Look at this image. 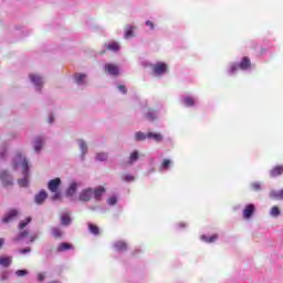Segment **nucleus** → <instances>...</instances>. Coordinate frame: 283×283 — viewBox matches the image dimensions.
<instances>
[{"label": "nucleus", "instance_id": "0eeeda50", "mask_svg": "<svg viewBox=\"0 0 283 283\" xmlns=\"http://www.w3.org/2000/svg\"><path fill=\"white\" fill-rule=\"evenodd\" d=\"M81 155L80 158L83 161H85V156H87V151L90 150V147L87 146V142H85L84 139H77L76 140Z\"/></svg>", "mask_w": 283, "mask_h": 283}, {"label": "nucleus", "instance_id": "5701e85b", "mask_svg": "<svg viewBox=\"0 0 283 283\" xmlns=\"http://www.w3.org/2000/svg\"><path fill=\"white\" fill-rule=\"evenodd\" d=\"M283 166H275L270 170V178H277V176H282Z\"/></svg>", "mask_w": 283, "mask_h": 283}, {"label": "nucleus", "instance_id": "f257e3e1", "mask_svg": "<svg viewBox=\"0 0 283 283\" xmlns=\"http://www.w3.org/2000/svg\"><path fill=\"white\" fill-rule=\"evenodd\" d=\"M21 167L22 176H30V163L28 158L23 157L21 153H18L13 159V169Z\"/></svg>", "mask_w": 283, "mask_h": 283}, {"label": "nucleus", "instance_id": "5fc2aeb1", "mask_svg": "<svg viewBox=\"0 0 283 283\" xmlns=\"http://www.w3.org/2000/svg\"><path fill=\"white\" fill-rule=\"evenodd\" d=\"M34 240H36V237H31L30 238V242H34Z\"/></svg>", "mask_w": 283, "mask_h": 283}, {"label": "nucleus", "instance_id": "6ab92c4d", "mask_svg": "<svg viewBox=\"0 0 283 283\" xmlns=\"http://www.w3.org/2000/svg\"><path fill=\"white\" fill-rule=\"evenodd\" d=\"M148 140H155V143H163L165 140V136L160 133H147Z\"/></svg>", "mask_w": 283, "mask_h": 283}, {"label": "nucleus", "instance_id": "e433bc0d", "mask_svg": "<svg viewBox=\"0 0 283 283\" xmlns=\"http://www.w3.org/2000/svg\"><path fill=\"white\" fill-rule=\"evenodd\" d=\"M124 36L125 39H132V36H134V27L128 25L125 30Z\"/></svg>", "mask_w": 283, "mask_h": 283}, {"label": "nucleus", "instance_id": "58836bf2", "mask_svg": "<svg viewBox=\"0 0 283 283\" xmlns=\"http://www.w3.org/2000/svg\"><path fill=\"white\" fill-rule=\"evenodd\" d=\"M17 277H25L27 275H30V271L22 269L15 271Z\"/></svg>", "mask_w": 283, "mask_h": 283}, {"label": "nucleus", "instance_id": "20e7f679", "mask_svg": "<svg viewBox=\"0 0 283 283\" xmlns=\"http://www.w3.org/2000/svg\"><path fill=\"white\" fill-rule=\"evenodd\" d=\"M29 78L31 83L34 85L35 92H41V90H43V77L36 74H31L29 75Z\"/></svg>", "mask_w": 283, "mask_h": 283}, {"label": "nucleus", "instance_id": "ea45409f", "mask_svg": "<svg viewBox=\"0 0 283 283\" xmlns=\"http://www.w3.org/2000/svg\"><path fill=\"white\" fill-rule=\"evenodd\" d=\"M250 187L252 191H262V185L259 181L252 182Z\"/></svg>", "mask_w": 283, "mask_h": 283}, {"label": "nucleus", "instance_id": "cd10ccee", "mask_svg": "<svg viewBox=\"0 0 283 283\" xmlns=\"http://www.w3.org/2000/svg\"><path fill=\"white\" fill-rule=\"evenodd\" d=\"M28 235H30V232L28 230H23L13 238V242H21V240H25Z\"/></svg>", "mask_w": 283, "mask_h": 283}, {"label": "nucleus", "instance_id": "c9c22d12", "mask_svg": "<svg viewBox=\"0 0 283 283\" xmlns=\"http://www.w3.org/2000/svg\"><path fill=\"white\" fill-rule=\"evenodd\" d=\"M51 233H52L53 238H63V232L61 231V228L53 227L51 229Z\"/></svg>", "mask_w": 283, "mask_h": 283}, {"label": "nucleus", "instance_id": "a19ab883", "mask_svg": "<svg viewBox=\"0 0 283 283\" xmlns=\"http://www.w3.org/2000/svg\"><path fill=\"white\" fill-rule=\"evenodd\" d=\"M106 202L107 205H109V207H114L118 202V198L116 196H112L107 199Z\"/></svg>", "mask_w": 283, "mask_h": 283}, {"label": "nucleus", "instance_id": "8fccbe9b", "mask_svg": "<svg viewBox=\"0 0 283 283\" xmlns=\"http://www.w3.org/2000/svg\"><path fill=\"white\" fill-rule=\"evenodd\" d=\"M45 281V274L40 273L38 274V282H44Z\"/></svg>", "mask_w": 283, "mask_h": 283}, {"label": "nucleus", "instance_id": "39448f33", "mask_svg": "<svg viewBox=\"0 0 283 283\" xmlns=\"http://www.w3.org/2000/svg\"><path fill=\"white\" fill-rule=\"evenodd\" d=\"M92 196H94V189L86 188L80 192L78 200L81 202H90L92 200Z\"/></svg>", "mask_w": 283, "mask_h": 283}, {"label": "nucleus", "instance_id": "423d86ee", "mask_svg": "<svg viewBox=\"0 0 283 283\" xmlns=\"http://www.w3.org/2000/svg\"><path fill=\"white\" fill-rule=\"evenodd\" d=\"M73 81L75 85H78V87H83L87 85V74L85 73H75L73 75Z\"/></svg>", "mask_w": 283, "mask_h": 283}, {"label": "nucleus", "instance_id": "9b49d317", "mask_svg": "<svg viewBox=\"0 0 283 283\" xmlns=\"http://www.w3.org/2000/svg\"><path fill=\"white\" fill-rule=\"evenodd\" d=\"M76 191H78V182L72 181L65 190L66 198H74V196H76Z\"/></svg>", "mask_w": 283, "mask_h": 283}, {"label": "nucleus", "instance_id": "de8ad7c7", "mask_svg": "<svg viewBox=\"0 0 283 283\" xmlns=\"http://www.w3.org/2000/svg\"><path fill=\"white\" fill-rule=\"evenodd\" d=\"M118 91L122 93V94H127V87L125 85H119L118 86Z\"/></svg>", "mask_w": 283, "mask_h": 283}, {"label": "nucleus", "instance_id": "b1692460", "mask_svg": "<svg viewBox=\"0 0 283 283\" xmlns=\"http://www.w3.org/2000/svg\"><path fill=\"white\" fill-rule=\"evenodd\" d=\"M269 196L272 200H283V189H281V190H271Z\"/></svg>", "mask_w": 283, "mask_h": 283}, {"label": "nucleus", "instance_id": "a878e982", "mask_svg": "<svg viewBox=\"0 0 283 283\" xmlns=\"http://www.w3.org/2000/svg\"><path fill=\"white\" fill-rule=\"evenodd\" d=\"M74 249V245H72V243L69 242H62L60 243V245L57 247V253H63L64 251H70Z\"/></svg>", "mask_w": 283, "mask_h": 283}, {"label": "nucleus", "instance_id": "79ce46f5", "mask_svg": "<svg viewBox=\"0 0 283 283\" xmlns=\"http://www.w3.org/2000/svg\"><path fill=\"white\" fill-rule=\"evenodd\" d=\"M52 193H54L51 197V200H53V202H56V200H61V190L53 191Z\"/></svg>", "mask_w": 283, "mask_h": 283}, {"label": "nucleus", "instance_id": "4468645a", "mask_svg": "<svg viewBox=\"0 0 283 283\" xmlns=\"http://www.w3.org/2000/svg\"><path fill=\"white\" fill-rule=\"evenodd\" d=\"M45 200H48V191H45V190H40L39 191V193H36L35 196H34V202H35V205H39V206H41V205H43L44 202H45Z\"/></svg>", "mask_w": 283, "mask_h": 283}, {"label": "nucleus", "instance_id": "a211bd4d", "mask_svg": "<svg viewBox=\"0 0 283 283\" xmlns=\"http://www.w3.org/2000/svg\"><path fill=\"white\" fill-rule=\"evenodd\" d=\"M113 248L115 249L116 253H124V251H127V242L115 241L113 243Z\"/></svg>", "mask_w": 283, "mask_h": 283}, {"label": "nucleus", "instance_id": "473e14b6", "mask_svg": "<svg viewBox=\"0 0 283 283\" xmlns=\"http://www.w3.org/2000/svg\"><path fill=\"white\" fill-rule=\"evenodd\" d=\"M135 140L136 143H143L144 140H147V134L143 132L135 133Z\"/></svg>", "mask_w": 283, "mask_h": 283}, {"label": "nucleus", "instance_id": "f704fd0d", "mask_svg": "<svg viewBox=\"0 0 283 283\" xmlns=\"http://www.w3.org/2000/svg\"><path fill=\"white\" fill-rule=\"evenodd\" d=\"M11 275H12V270H4V271L1 272L0 280L2 282H8V280H10Z\"/></svg>", "mask_w": 283, "mask_h": 283}, {"label": "nucleus", "instance_id": "1a4fd4ad", "mask_svg": "<svg viewBox=\"0 0 283 283\" xmlns=\"http://www.w3.org/2000/svg\"><path fill=\"white\" fill-rule=\"evenodd\" d=\"M165 72H167V64L163 62H158L153 67V74H155V76H163Z\"/></svg>", "mask_w": 283, "mask_h": 283}, {"label": "nucleus", "instance_id": "09e8293b", "mask_svg": "<svg viewBox=\"0 0 283 283\" xmlns=\"http://www.w3.org/2000/svg\"><path fill=\"white\" fill-rule=\"evenodd\" d=\"M48 123H49V125H53V123H54V114L50 113Z\"/></svg>", "mask_w": 283, "mask_h": 283}, {"label": "nucleus", "instance_id": "f3484780", "mask_svg": "<svg viewBox=\"0 0 283 283\" xmlns=\"http://www.w3.org/2000/svg\"><path fill=\"white\" fill-rule=\"evenodd\" d=\"M158 111L156 109H148L146 113H145V118L146 120H149V123H154V120H158Z\"/></svg>", "mask_w": 283, "mask_h": 283}, {"label": "nucleus", "instance_id": "603ef678", "mask_svg": "<svg viewBox=\"0 0 283 283\" xmlns=\"http://www.w3.org/2000/svg\"><path fill=\"white\" fill-rule=\"evenodd\" d=\"M3 244H6V239L0 238V249H3Z\"/></svg>", "mask_w": 283, "mask_h": 283}, {"label": "nucleus", "instance_id": "a18cd8bd", "mask_svg": "<svg viewBox=\"0 0 283 283\" xmlns=\"http://www.w3.org/2000/svg\"><path fill=\"white\" fill-rule=\"evenodd\" d=\"M32 252V249L31 248H23L20 250V253L22 255H27V253H31Z\"/></svg>", "mask_w": 283, "mask_h": 283}, {"label": "nucleus", "instance_id": "9d476101", "mask_svg": "<svg viewBox=\"0 0 283 283\" xmlns=\"http://www.w3.org/2000/svg\"><path fill=\"white\" fill-rule=\"evenodd\" d=\"M104 69L109 76H118L120 74V69L116 64L107 63L104 65Z\"/></svg>", "mask_w": 283, "mask_h": 283}, {"label": "nucleus", "instance_id": "6e6552de", "mask_svg": "<svg viewBox=\"0 0 283 283\" xmlns=\"http://www.w3.org/2000/svg\"><path fill=\"white\" fill-rule=\"evenodd\" d=\"M44 144H45V139H43V137L41 136H38L33 139L32 145L35 154H41Z\"/></svg>", "mask_w": 283, "mask_h": 283}, {"label": "nucleus", "instance_id": "f03ea898", "mask_svg": "<svg viewBox=\"0 0 283 283\" xmlns=\"http://www.w3.org/2000/svg\"><path fill=\"white\" fill-rule=\"evenodd\" d=\"M251 67V60L248 56H244L240 63L232 64L229 69V74L233 75L238 72V70L247 71Z\"/></svg>", "mask_w": 283, "mask_h": 283}, {"label": "nucleus", "instance_id": "3c124183", "mask_svg": "<svg viewBox=\"0 0 283 283\" xmlns=\"http://www.w3.org/2000/svg\"><path fill=\"white\" fill-rule=\"evenodd\" d=\"M44 255L45 258H52V250H45Z\"/></svg>", "mask_w": 283, "mask_h": 283}, {"label": "nucleus", "instance_id": "2f4dec72", "mask_svg": "<svg viewBox=\"0 0 283 283\" xmlns=\"http://www.w3.org/2000/svg\"><path fill=\"white\" fill-rule=\"evenodd\" d=\"M106 50H111V52H118L120 50V45L117 42H111L105 44Z\"/></svg>", "mask_w": 283, "mask_h": 283}, {"label": "nucleus", "instance_id": "412c9836", "mask_svg": "<svg viewBox=\"0 0 283 283\" xmlns=\"http://www.w3.org/2000/svg\"><path fill=\"white\" fill-rule=\"evenodd\" d=\"M181 103L186 107H193L196 105V99H193L191 96H184L181 97Z\"/></svg>", "mask_w": 283, "mask_h": 283}, {"label": "nucleus", "instance_id": "2eb2a0df", "mask_svg": "<svg viewBox=\"0 0 283 283\" xmlns=\"http://www.w3.org/2000/svg\"><path fill=\"white\" fill-rule=\"evenodd\" d=\"M19 216V211L17 209L9 210L4 217L2 218L3 224H8L11 220H14Z\"/></svg>", "mask_w": 283, "mask_h": 283}, {"label": "nucleus", "instance_id": "dca6fc26", "mask_svg": "<svg viewBox=\"0 0 283 283\" xmlns=\"http://www.w3.org/2000/svg\"><path fill=\"white\" fill-rule=\"evenodd\" d=\"M105 187L99 186L93 190V198L96 202H101L103 200V195L105 193Z\"/></svg>", "mask_w": 283, "mask_h": 283}, {"label": "nucleus", "instance_id": "4be33fe9", "mask_svg": "<svg viewBox=\"0 0 283 283\" xmlns=\"http://www.w3.org/2000/svg\"><path fill=\"white\" fill-rule=\"evenodd\" d=\"M139 158H140V153H138V150H134L133 153H130L128 157V165H134L138 163Z\"/></svg>", "mask_w": 283, "mask_h": 283}, {"label": "nucleus", "instance_id": "7c9ffc66", "mask_svg": "<svg viewBox=\"0 0 283 283\" xmlns=\"http://www.w3.org/2000/svg\"><path fill=\"white\" fill-rule=\"evenodd\" d=\"M88 231L92 235H99L101 233V229L94 223H88Z\"/></svg>", "mask_w": 283, "mask_h": 283}, {"label": "nucleus", "instance_id": "49530a36", "mask_svg": "<svg viewBox=\"0 0 283 283\" xmlns=\"http://www.w3.org/2000/svg\"><path fill=\"white\" fill-rule=\"evenodd\" d=\"M146 25H147V28H150V30H156V25L150 20L146 21Z\"/></svg>", "mask_w": 283, "mask_h": 283}, {"label": "nucleus", "instance_id": "13d9d810", "mask_svg": "<svg viewBox=\"0 0 283 283\" xmlns=\"http://www.w3.org/2000/svg\"><path fill=\"white\" fill-rule=\"evenodd\" d=\"M93 211L96 210V208H91Z\"/></svg>", "mask_w": 283, "mask_h": 283}, {"label": "nucleus", "instance_id": "ddd939ff", "mask_svg": "<svg viewBox=\"0 0 283 283\" xmlns=\"http://www.w3.org/2000/svg\"><path fill=\"white\" fill-rule=\"evenodd\" d=\"M254 213H255V205L253 203L247 205L245 208L243 209V218L245 220L253 218Z\"/></svg>", "mask_w": 283, "mask_h": 283}, {"label": "nucleus", "instance_id": "37998d69", "mask_svg": "<svg viewBox=\"0 0 283 283\" xmlns=\"http://www.w3.org/2000/svg\"><path fill=\"white\" fill-rule=\"evenodd\" d=\"M170 165H171V160H169V159H164V161H163V164H161V169L167 170V169H169Z\"/></svg>", "mask_w": 283, "mask_h": 283}, {"label": "nucleus", "instance_id": "6e6d98bb", "mask_svg": "<svg viewBox=\"0 0 283 283\" xmlns=\"http://www.w3.org/2000/svg\"><path fill=\"white\" fill-rule=\"evenodd\" d=\"M148 174H154V168H150V169L148 170Z\"/></svg>", "mask_w": 283, "mask_h": 283}, {"label": "nucleus", "instance_id": "f8f14e48", "mask_svg": "<svg viewBox=\"0 0 283 283\" xmlns=\"http://www.w3.org/2000/svg\"><path fill=\"white\" fill-rule=\"evenodd\" d=\"M61 178L56 177L54 179H51L49 182H48V189L49 191L53 192V191H59L60 187H61Z\"/></svg>", "mask_w": 283, "mask_h": 283}, {"label": "nucleus", "instance_id": "c756f323", "mask_svg": "<svg viewBox=\"0 0 283 283\" xmlns=\"http://www.w3.org/2000/svg\"><path fill=\"white\" fill-rule=\"evenodd\" d=\"M108 155L107 153H97L95 155V160L97 163H107Z\"/></svg>", "mask_w": 283, "mask_h": 283}, {"label": "nucleus", "instance_id": "4c0bfd02", "mask_svg": "<svg viewBox=\"0 0 283 283\" xmlns=\"http://www.w3.org/2000/svg\"><path fill=\"white\" fill-rule=\"evenodd\" d=\"M32 222V217H27L25 220L20 221L19 229H25Z\"/></svg>", "mask_w": 283, "mask_h": 283}, {"label": "nucleus", "instance_id": "4d7b16f0", "mask_svg": "<svg viewBox=\"0 0 283 283\" xmlns=\"http://www.w3.org/2000/svg\"><path fill=\"white\" fill-rule=\"evenodd\" d=\"M1 158H3V156H6V153H0Z\"/></svg>", "mask_w": 283, "mask_h": 283}, {"label": "nucleus", "instance_id": "864d4df0", "mask_svg": "<svg viewBox=\"0 0 283 283\" xmlns=\"http://www.w3.org/2000/svg\"><path fill=\"white\" fill-rule=\"evenodd\" d=\"M178 227H179V229H185V227H187V223L181 222V223L178 224Z\"/></svg>", "mask_w": 283, "mask_h": 283}, {"label": "nucleus", "instance_id": "c85d7f7f", "mask_svg": "<svg viewBox=\"0 0 283 283\" xmlns=\"http://www.w3.org/2000/svg\"><path fill=\"white\" fill-rule=\"evenodd\" d=\"M201 240L202 242H207L208 244L213 243L216 240H218V234H213L211 237L207 235V234H202L201 235Z\"/></svg>", "mask_w": 283, "mask_h": 283}, {"label": "nucleus", "instance_id": "c03bdc74", "mask_svg": "<svg viewBox=\"0 0 283 283\" xmlns=\"http://www.w3.org/2000/svg\"><path fill=\"white\" fill-rule=\"evenodd\" d=\"M123 180H124V182H134V180H136V178L132 175H125Z\"/></svg>", "mask_w": 283, "mask_h": 283}, {"label": "nucleus", "instance_id": "aec40b11", "mask_svg": "<svg viewBox=\"0 0 283 283\" xmlns=\"http://www.w3.org/2000/svg\"><path fill=\"white\" fill-rule=\"evenodd\" d=\"M60 224L61 227H70V224H72V217H70V213L64 212L61 214Z\"/></svg>", "mask_w": 283, "mask_h": 283}, {"label": "nucleus", "instance_id": "7ed1b4c3", "mask_svg": "<svg viewBox=\"0 0 283 283\" xmlns=\"http://www.w3.org/2000/svg\"><path fill=\"white\" fill-rule=\"evenodd\" d=\"M0 180L4 188L13 187V185H14V178L12 177V175L10 172H8V170H2L0 172Z\"/></svg>", "mask_w": 283, "mask_h": 283}, {"label": "nucleus", "instance_id": "bb28decb", "mask_svg": "<svg viewBox=\"0 0 283 283\" xmlns=\"http://www.w3.org/2000/svg\"><path fill=\"white\" fill-rule=\"evenodd\" d=\"M12 265V256H0V266L8 269Z\"/></svg>", "mask_w": 283, "mask_h": 283}, {"label": "nucleus", "instance_id": "72a5a7b5", "mask_svg": "<svg viewBox=\"0 0 283 283\" xmlns=\"http://www.w3.org/2000/svg\"><path fill=\"white\" fill-rule=\"evenodd\" d=\"M270 216L272 218H280V216H282V211L280 210V208L277 206H274L271 208Z\"/></svg>", "mask_w": 283, "mask_h": 283}, {"label": "nucleus", "instance_id": "393cba45", "mask_svg": "<svg viewBox=\"0 0 283 283\" xmlns=\"http://www.w3.org/2000/svg\"><path fill=\"white\" fill-rule=\"evenodd\" d=\"M18 185L19 187H22V189H28V187H30V176H23L18 179Z\"/></svg>", "mask_w": 283, "mask_h": 283}]
</instances>
